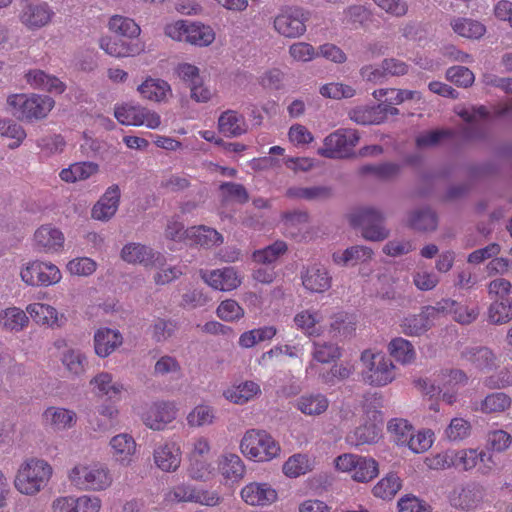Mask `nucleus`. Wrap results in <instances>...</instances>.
I'll return each instance as SVG.
<instances>
[{
    "instance_id": "f257e3e1",
    "label": "nucleus",
    "mask_w": 512,
    "mask_h": 512,
    "mask_svg": "<svg viewBox=\"0 0 512 512\" xmlns=\"http://www.w3.org/2000/svg\"><path fill=\"white\" fill-rule=\"evenodd\" d=\"M52 474L53 468L46 460L37 457L27 458L19 465L14 487L23 495H37L48 485Z\"/></svg>"
},
{
    "instance_id": "f03ea898",
    "label": "nucleus",
    "mask_w": 512,
    "mask_h": 512,
    "mask_svg": "<svg viewBox=\"0 0 512 512\" xmlns=\"http://www.w3.org/2000/svg\"><path fill=\"white\" fill-rule=\"evenodd\" d=\"M70 483L83 491H104L113 482L109 468L101 463L77 464L68 473Z\"/></svg>"
},
{
    "instance_id": "7ed1b4c3",
    "label": "nucleus",
    "mask_w": 512,
    "mask_h": 512,
    "mask_svg": "<svg viewBox=\"0 0 512 512\" xmlns=\"http://www.w3.org/2000/svg\"><path fill=\"white\" fill-rule=\"evenodd\" d=\"M363 370L362 379L365 383L380 387L391 383L395 379V366L390 358L381 352L365 350L361 354Z\"/></svg>"
},
{
    "instance_id": "20e7f679",
    "label": "nucleus",
    "mask_w": 512,
    "mask_h": 512,
    "mask_svg": "<svg viewBox=\"0 0 512 512\" xmlns=\"http://www.w3.org/2000/svg\"><path fill=\"white\" fill-rule=\"evenodd\" d=\"M54 100L48 96L25 94L11 95L7 99L10 113L19 120H39L45 118L54 107Z\"/></svg>"
},
{
    "instance_id": "39448f33",
    "label": "nucleus",
    "mask_w": 512,
    "mask_h": 512,
    "mask_svg": "<svg viewBox=\"0 0 512 512\" xmlns=\"http://www.w3.org/2000/svg\"><path fill=\"white\" fill-rule=\"evenodd\" d=\"M385 216L379 209L373 207L360 208L352 212L349 222L354 228H361L362 236L369 241H383L390 235L383 222Z\"/></svg>"
},
{
    "instance_id": "423d86ee",
    "label": "nucleus",
    "mask_w": 512,
    "mask_h": 512,
    "mask_svg": "<svg viewBox=\"0 0 512 512\" xmlns=\"http://www.w3.org/2000/svg\"><path fill=\"white\" fill-rule=\"evenodd\" d=\"M244 455L255 461H269L280 453L279 444L264 430H249L240 443Z\"/></svg>"
},
{
    "instance_id": "0eeeda50",
    "label": "nucleus",
    "mask_w": 512,
    "mask_h": 512,
    "mask_svg": "<svg viewBox=\"0 0 512 512\" xmlns=\"http://www.w3.org/2000/svg\"><path fill=\"white\" fill-rule=\"evenodd\" d=\"M360 137L354 129H338L324 139V145L318 153L329 159H344L353 155V148Z\"/></svg>"
},
{
    "instance_id": "6e6552de",
    "label": "nucleus",
    "mask_w": 512,
    "mask_h": 512,
    "mask_svg": "<svg viewBox=\"0 0 512 512\" xmlns=\"http://www.w3.org/2000/svg\"><path fill=\"white\" fill-rule=\"evenodd\" d=\"M114 116L122 125L146 126L149 129H156L161 124L159 114L145 107L124 104L114 110Z\"/></svg>"
},
{
    "instance_id": "1a4fd4ad",
    "label": "nucleus",
    "mask_w": 512,
    "mask_h": 512,
    "mask_svg": "<svg viewBox=\"0 0 512 512\" xmlns=\"http://www.w3.org/2000/svg\"><path fill=\"white\" fill-rule=\"evenodd\" d=\"M308 14L298 7L283 9L274 19V28L286 38H297L306 31Z\"/></svg>"
},
{
    "instance_id": "9d476101",
    "label": "nucleus",
    "mask_w": 512,
    "mask_h": 512,
    "mask_svg": "<svg viewBox=\"0 0 512 512\" xmlns=\"http://www.w3.org/2000/svg\"><path fill=\"white\" fill-rule=\"evenodd\" d=\"M22 280L31 286H50L61 279V273L52 263L34 261L21 271Z\"/></svg>"
},
{
    "instance_id": "9b49d317",
    "label": "nucleus",
    "mask_w": 512,
    "mask_h": 512,
    "mask_svg": "<svg viewBox=\"0 0 512 512\" xmlns=\"http://www.w3.org/2000/svg\"><path fill=\"white\" fill-rule=\"evenodd\" d=\"M54 16V11L46 2H29L20 13V21L28 29L35 30L48 25Z\"/></svg>"
},
{
    "instance_id": "f8f14e48",
    "label": "nucleus",
    "mask_w": 512,
    "mask_h": 512,
    "mask_svg": "<svg viewBox=\"0 0 512 512\" xmlns=\"http://www.w3.org/2000/svg\"><path fill=\"white\" fill-rule=\"evenodd\" d=\"M121 191L117 184H113L105 191L93 206L92 218L99 221L110 220L117 212L120 203Z\"/></svg>"
},
{
    "instance_id": "ddd939ff",
    "label": "nucleus",
    "mask_w": 512,
    "mask_h": 512,
    "mask_svg": "<svg viewBox=\"0 0 512 512\" xmlns=\"http://www.w3.org/2000/svg\"><path fill=\"white\" fill-rule=\"evenodd\" d=\"M201 278L210 287L220 291H231L241 284V279L233 267L201 272Z\"/></svg>"
},
{
    "instance_id": "4468645a",
    "label": "nucleus",
    "mask_w": 512,
    "mask_h": 512,
    "mask_svg": "<svg viewBox=\"0 0 512 512\" xmlns=\"http://www.w3.org/2000/svg\"><path fill=\"white\" fill-rule=\"evenodd\" d=\"M176 418L173 404L161 402L153 404L142 416L144 424L153 430H162Z\"/></svg>"
},
{
    "instance_id": "2eb2a0df",
    "label": "nucleus",
    "mask_w": 512,
    "mask_h": 512,
    "mask_svg": "<svg viewBox=\"0 0 512 512\" xmlns=\"http://www.w3.org/2000/svg\"><path fill=\"white\" fill-rule=\"evenodd\" d=\"M100 47L113 57H131L143 51V46L138 41H133L120 36L102 38Z\"/></svg>"
},
{
    "instance_id": "dca6fc26",
    "label": "nucleus",
    "mask_w": 512,
    "mask_h": 512,
    "mask_svg": "<svg viewBox=\"0 0 512 512\" xmlns=\"http://www.w3.org/2000/svg\"><path fill=\"white\" fill-rule=\"evenodd\" d=\"M483 499L482 488L474 483L461 488H456L450 495V503L453 507L462 510L476 509Z\"/></svg>"
},
{
    "instance_id": "f3484780",
    "label": "nucleus",
    "mask_w": 512,
    "mask_h": 512,
    "mask_svg": "<svg viewBox=\"0 0 512 512\" xmlns=\"http://www.w3.org/2000/svg\"><path fill=\"white\" fill-rule=\"evenodd\" d=\"M301 279L305 289L313 293H323L331 287V277L328 271L317 264L305 268L301 273Z\"/></svg>"
},
{
    "instance_id": "a211bd4d",
    "label": "nucleus",
    "mask_w": 512,
    "mask_h": 512,
    "mask_svg": "<svg viewBox=\"0 0 512 512\" xmlns=\"http://www.w3.org/2000/svg\"><path fill=\"white\" fill-rule=\"evenodd\" d=\"M109 445L112 450V456L116 462L123 466H128L132 463L137 445L130 434L121 433L112 437Z\"/></svg>"
},
{
    "instance_id": "6ab92c4d",
    "label": "nucleus",
    "mask_w": 512,
    "mask_h": 512,
    "mask_svg": "<svg viewBox=\"0 0 512 512\" xmlns=\"http://www.w3.org/2000/svg\"><path fill=\"white\" fill-rule=\"evenodd\" d=\"M242 499L249 505H267L277 499V492L267 483H250L241 490Z\"/></svg>"
},
{
    "instance_id": "aec40b11",
    "label": "nucleus",
    "mask_w": 512,
    "mask_h": 512,
    "mask_svg": "<svg viewBox=\"0 0 512 512\" xmlns=\"http://www.w3.org/2000/svg\"><path fill=\"white\" fill-rule=\"evenodd\" d=\"M154 462L165 472L176 471L181 464L180 448L175 443H165L154 450Z\"/></svg>"
},
{
    "instance_id": "412c9836",
    "label": "nucleus",
    "mask_w": 512,
    "mask_h": 512,
    "mask_svg": "<svg viewBox=\"0 0 512 512\" xmlns=\"http://www.w3.org/2000/svg\"><path fill=\"white\" fill-rule=\"evenodd\" d=\"M407 226L418 232H433L438 226V217L430 207L412 210L407 216Z\"/></svg>"
},
{
    "instance_id": "4be33fe9",
    "label": "nucleus",
    "mask_w": 512,
    "mask_h": 512,
    "mask_svg": "<svg viewBox=\"0 0 512 512\" xmlns=\"http://www.w3.org/2000/svg\"><path fill=\"white\" fill-rule=\"evenodd\" d=\"M461 358L479 370H491L496 366L497 357L485 346L467 347L461 352Z\"/></svg>"
},
{
    "instance_id": "5701e85b",
    "label": "nucleus",
    "mask_w": 512,
    "mask_h": 512,
    "mask_svg": "<svg viewBox=\"0 0 512 512\" xmlns=\"http://www.w3.org/2000/svg\"><path fill=\"white\" fill-rule=\"evenodd\" d=\"M381 423L365 422L347 435V442L354 446L374 444L381 437Z\"/></svg>"
},
{
    "instance_id": "b1692460",
    "label": "nucleus",
    "mask_w": 512,
    "mask_h": 512,
    "mask_svg": "<svg viewBox=\"0 0 512 512\" xmlns=\"http://www.w3.org/2000/svg\"><path fill=\"white\" fill-rule=\"evenodd\" d=\"M36 244L46 252H57L64 244L63 233L51 225H43L34 234Z\"/></svg>"
},
{
    "instance_id": "393cba45",
    "label": "nucleus",
    "mask_w": 512,
    "mask_h": 512,
    "mask_svg": "<svg viewBox=\"0 0 512 512\" xmlns=\"http://www.w3.org/2000/svg\"><path fill=\"white\" fill-rule=\"evenodd\" d=\"M121 344L122 336L118 331L104 328L95 333L94 348L99 357L109 356Z\"/></svg>"
},
{
    "instance_id": "a878e982",
    "label": "nucleus",
    "mask_w": 512,
    "mask_h": 512,
    "mask_svg": "<svg viewBox=\"0 0 512 512\" xmlns=\"http://www.w3.org/2000/svg\"><path fill=\"white\" fill-rule=\"evenodd\" d=\"M76 413L61 407H48L43 413V419L54 430H66L76 423Z\"/></svg>"
},
{
    "instance_id": "bb28decb",
    "label": "nucleus",
    "mask_w": 512,
    "mask_h": 512,
    "mask_svg": "<svg viewBox=\"0 0 512 512\" xmlns=\"http://www.w3.org/2000/svg\"><path fill=\"white\" fill-rule=\"evenodd\" d=\"M188 244L211 248L223 243V236L215 229L206 226H193L189 228Z\"/></svg>"
},
{
    "instance_id": "cd10ccee",
    "label": "nucleus",
    "mask_w": 512,
    "mask_h": 512,
    "mask_svg": "<svg viewBox=\"0 0 512 512\" xmlns=\"http://www.w3.org/2000/svg\"><path fill=\"white\" fill-rule=\"evenodd\" d=\"M138 91L144 98L155 102H166L171 96L170 85L162 79L147 78L138 86Z\"/></svg>"
},
{
    "instance_id": "c85d7f7f",
    "label": "nucleus",
    "mask_w": 512,
    "mask_h": 512,
    "mask_svg": "<svg viewBox=\"0 0 512 512\" xmlns=\"http://www.w3.org/2000/svg\"><path fill=\"white\" fill-rule=\"evenodd\" d=\"M373 251L367 246L356 245L342 252H334L332 259L340 266H355L359 262H365L372 257Z\"/></svg>"
},
{
    "instance_id": "c756f323",
    "label": "nucleus",
    "mask_w": 512,
    "mask_h": 512,
    "mask_svg": "<svg viewBox=\"0 0 512 512\" xmlns=\"http://www.w3.org/2000/svg\"><path fill=\"white\" fill-rule=\"evenodd\" d=\"M221 133L227 137H237L246 132L244 117L233 110H227L218 119Z\"/></svg>"
},
{
    "instance_id": "7c9ffc66",
    "label": "nucleus",
    "mask_w": 512,
    "mask_h": 512,
    "mask_svg": "<svg viewBox=\"0 0 512 512\" xmlns=\"http://www.w3.org/2000/svg\"><path fill=\"white\" fill-rule=\"evenodd\" d=\"M27 82L38 89L61 94L65 85L56 77L50 76L42 70H32L26 74Z\"/></svg>"
},
{
    "instance_id": "2f4dec72",
    "label": "nucleus",
    "mask_w": 512,
    "mask_h": 512,
    "mask_svg": "<svg viewBox=\"0 0 512 512\" xmlns=\"http://www.w3.org/2000/svg\"><path fill=\"white\" fill-rule=\"evenodd\" d=\"M432 326V320L423 309L418 314L408 315L401 323L402 332L408 336H420Z\"/></svg>"
},
{
    "instance_id": "473e14b6",
    "label": "nucleus",
    "mask_w": 512,
    "mask_h": 512,
    "mask_svg": "<svg viewBox=\"0 0 512 512\" xmlns=\"http://www.w3.org/2000/svg\"><path fill=\"white\" fill-rule=\"evenodd\" d=\"M454 468L468 471L475 468L479 463H484L485 459L491 462V457L485 452H477L474 449L454 450Z\"/></svg>"
},
{
    "instance_id": "72a5a7b5",
    "label": "nucleus",
    "mask_w": 512,
    "mask_h": 512,
    "mask_svg": "<svg viewBox=\"0 0 512 512\" xmlns=\"http://www.w3.org/2000/svg\"><path fill=\"white\" fill-rule=\"evenodd\" d=\"M512 405L511 397L504 392H492L488 394L477 409L484 414L502 413L510 409Z\"/></svg>"
},
{
    "instance_id": "f704fd0d",
    "label": "nucleus",
    "mask_w": 512,
    "mask_h": 512,
    "mask_svg": "<svg viewBox=\"0 0 512 512\" xmlns=\"http://www.w3.org/2000/svg\"><path fill=\"white\" fill-rule=\"evenodd\" d=\"M121 257L128 263L150 265L153 262L154 253L145 245L130 243L123 247Z\"/></svg>"
},
{
    "instance_id": "c9c22d12",
    "label": "nucleus",
    "mask_w": 512,
    "mask_h": 512,
    "mask_svg": "<svg viewBox=\"0 0 512 512\" xmlns=\"http://www.w3.org/2000/svg\"><path fill=\"white\" fill-rule=\"evenodd\" d=\"M90 384L97 389L98 394L105 395L110 399L118 397L123 388L119 382L113 381L112 375L107 372H102L93 377Z\"/></svg>"
},
{
    "instance_id": "e433bc0d",
    "label": "nucleus",
    "mask_w": 512,
    "mask_h": 512,
    "mask_svg": "<svg viewBox=\"0 0 512 512\" xmlns=\"http://www.w3.org/2000/svg\"><path fill=\"white\" fill-rule=\"evenodd\" d=\"M288 251L287 243L277 240L263 249L254 251L252 258L255 262L263 265L275 263L282 255Z\"/></svg>"
},
{
    "instance_id": "4c0bfd02",
    "label": "nucleus",
    "mask_w": 512,
    "mask_h": 512,
    "mask_svg": "<svg viewBox=\"0 0 512 512\" xmlns=\"http://www.w3.org/2000/svg\"><path fill=\"white\" fill-rule=\"evenodd\" d=\"M26 310L37 324L59 326L57 310L50 305L32 303L27 306Z\"/></svg>"
},
{
    "instance_id": "58836bf2",
    "label": "nucleus",
    "mask_w": 512,
    "mask_h": 512,
    "mask_svg": "<svg viewBox=\"0 0 512 512\" xmlns=\"http://www.w3.org/2000/svg\"><path fill=\"white\" fill-rule=\"evenodd\" d=\"M109 29L117 36L131 39L140 34V27L131 18L114 15L110 18Z\"/></svg>"
},
{
    "instance_id": "ea45409f",
    "label": "nucleus",
    "mask_w": 512,
    "mask_h": 512,
    "mask_svg": "<svg viewBox=\"0 0 512 512\" xmlns=\"http://www.w3.org/2000/svg\"><path fill=\"white\" fill-rule=\"evenodd\" d=\"M215 39L212 28L201 23H188L186 42L200 47L210 45Z\"/></svg>"
},
{
    "instance_id": "a19ab883",
    "label": "nucleus",
    "mask_w": 512,
    "mask_h": 512,
    "mask_svg": "<svg viewBox=\"0 0 512 512\" xmlns=\"http://www.w3.org/2000/svg\"><path fill=\"white\" fill-rule=\"evenodd\" d=\"M260 386L253 381H245L225 392L228 400L236 404H244L260 393Z\"/></svg>"
},
{
    "instance_id": "79ce46f5",
    "label": "nucleus",
    "mask_w": 512,
    "mask_h": 512,
    "mask_svg": "<svg viewBox=\"0 0 512 512\" xmlns=\"http://www.w3.org/2000/svg\"><path fill=\"white\" fill-rule=\"evenodd\" d=\"M451 26L455 33L458 35L471 38L479 39L486 31L485 26L480 22L467 18H457L451 22Z\"/></svg>"
},
{
    "instance_id": "37998d69",
    "label": "nucleus",
    "mask_w": 512,
    "mask_h": 512,
    "mask_svg": "<svg viewBox=\"0 0 512 512\" xmlns=\"http://www.w3.org/2000/svg\"><path fill=\"white\" fill-rule=\"evenodd\" d=\"M349 117L352 121L360 125L380 124L383 122V114L378 105L352 109L349 112Z\"/></svg>"
},
{
    "instance_id": "c03bdc74",
    "label": "nucleus",
    "mask_w": 512,
    "mask_h": 512,
    "mask_svg": "<svg viewBox=\"0 0 512 512\" xmlns=\"http://www.w3.org/2000/svg\"><path fill=\"white\" fill-rule=\"evenodd\" d=\"M488 320L494 325H503L512 320V299L494 300L488 308Z\"/></svg>"
},
{
    "instance_id": "a18cd8bd",
    "label": "nucleus",
    "mask_w": 512,
    "mask_h": 512,
    "mask_svg": "<svg viewBox=\"0 0 512 512\" xmlns=\"http://www.w3.org/2000/svg\"><path fill=\"white\" fill-rule=\"evenodd\" d=\"M297 408L306 415H319L328 408V400L324 395L301 396L297 401Z\"/></svg>"
},
{
    "instance_id": "49530a36",
    "label": "nucleus",
    "mask_w": 512,
    "mask_h": 512,
    "mask_svg": "<svg viewBox=\"0 0 512 512\" xmlns=\"http://www.w3.org/2000/svg\"><path fill=\"white\" fill-rule=\"evenodd\" d=\"M216 419L215 409L209 405H197L188 415L187 423L190 427H203L212 425Z\"/></svg>"
},
{
    "instance_id": "de8ad7c7",
    "label": "nucleus",
    "mask_w": 512,
    "mask_h": 512,
    "mask_svg": "<svg viewBox=\"0 0 512 512\" xmlns=\"http://www.w3.org/2000/svg\"><path fill=\"white\" fill-rule=\"evenodd\" d=\"M400 172V165L391 162H385L377 165L367 164L360 168L362 175L371 174L380 180H390L396 177Z\"/></svg>"
},
{
    "instance_id": "09e8293b",
    "label": "nucleus",
    "mask_w": 512,
    "mask_h": 512,
    "mask_svg": "<svg viewBox=\"0 0 512 512\" xmlns=\"http://www.w3.org/2000/svg\"><path fill=\"white\" fill-rule=\"evenodd\" d=\"M61 362L67 371L75 376L82 375L86 370L87 359L79 350H66L62 355Z\"/></svg>"
},
{
    "instance_id": "8fccbe9b",
    "label": "nucleus",
    "mask_w": 512,
    "mask_h": 512,
    "mask_svg": "<svg viewBox=\"0 0 512 512\" xmlns=\"http://www.w3.org/2000/svg\"><path fill=\"white\" fill-rule=\"evenodd\" d=\"M401 488L400 478L393 473L381 479L373 488V494L381 499H391Z\"/></svg>"
},
{
    "instance_id": "3c124183",
    "label": "nucleus",
    "mask_w": 512,
    "mask_h": 512,
    "mask_svg": "<svg viewBox=\"0 0 512 512\" xmlns=\"http://www.w3.org/2000/svg\"><path fill=\"white\" fill-rule=\"evenodd\" d=\"M378 474V464L373 458L360 456L352 478L357 482L371 481Z\"/></svg>"
},
{
    "instance_id": "603ef678",
    "label": "nucleus",
    "mask_w": 512,
    "mask_h": 512,
    "mask_svg": "<svg viewBox=\"0 0 512 512\" xmlns=\"http://www.w3.org/2000/svg\"><path fill=\"white\" fill-rule=\"evenodd\" d=\"M389 350L391 356L403 364L410 363L415 358L412 344L403 338L393 339L389 344Z\"/></svg>"
},
{
    "instance_id": "864d4df0",
    "label": "nucleus",
    "mask_w": 512,
    "mask_h": 512,
    "mask_svg": "<svg viewBox=\"0 0 512 512\" xmlns=\"http://www.w3.org/2000/svg\"><path fill=\"white\" fill-rule=\"evenodd\" d=\"M222 475L226 479L237 481L244 476L245 467L239 456L235 454H229L224 457L221 464Z\"/></svg>"
},
{
    "instance_id": "5fc2aeb1",
    "label": "nucleus",
    "mask_w": 512,
    "mask_h": 512,
    "mask_svg": "<svg viewBox=\"0 0 512 512\" xmlns=\"http://www.w3.org/2000/svg\"><path fill=\"white\" fill-rule=\"evenodd\" d=\"M331 331L335 333V337H350L356 329L355 319L347 313H338L333 317L330 324Z\"/></svg>"
},
{
    "instance_id": "6e6d98bb",
    "label": "nucleus",
    "mask_w": 512,
    "mask_h": 512,
    "mask_svg": "<svg viewBox=\"0 0 512 512\" xmlns=\"http://www.w3.org/2000/svg\"><path fill=\"white\" fill-rule=\"evenodd\" d=\"M388 431L394 436L397 445L406 446L413 434V428L407 420L392 419L388 423Z\"/></svg>"
},
{
    "instance_id": "4d7b16f0",
    "label": "nucleus",
    "mask_w": 512,
    "mask_h": 512,
    "mask_svg": "<svg viewBox=\"0 0 512 512\" xmlns=\"http://www.w3.org/2000/svg\"><path fill=\"white\" fill-rule=\"evenodd\" d=\"M311 471L308 457L303 454L291 456L283 465V472L289 477H298Z\"/></svg>"
},
{
    "instance_id": "13d9d810",
    "label": "nucleus",
    "mask_w": 512,
    "mask_h": 512,
    "mask_svg": "<svg viewBox=\"0 0 512 512\" xmlns=\"http://www.w3.org/2000/svg\"><path fill=\"white\" fill-rule=\"evenodd\" d=\"M0 135L14 140L9 144L10 149H15L20 146L26 137L23 127L13 120H0Z\"/></svg>"
},
{
    "instance_id": "bf43d9fd",
    "label": "nucleus",
    "mask_w": 512,
    "mask_h": 512,
    "mask_svg": "<svg viewBox=\"0 0 512 512\" xmlns=\"http://www.w3.org/2000/svg\"><path fill=\"white\" fill-rule=\"evenodd\" d=\"M342 356L341 349L332 343L315 342L313 358L320 363H330Z\"/></svg>"
},
{
    "instance_id": "052dcab7",
    "label": "nucleus",
    "mask_w": 512,
    "mask_h": 512,
    "mask_svg": "<svg viewBox=\"0 0 512 512\" xmlns=\"http://www.w3.org/2000/svg\"><path fill=\"white\" fill-rule=\"evenodd\" d=\"M176 323L171 319L156 318L151 325L152 338L160 343L165 342L174 334Z\"/></svg>"
},
{
    "instance_id": "680f3d73",
    "label": "nucleus",
    "mask_w": 512,
    "mask_h": 512,
    "mask_svg": "<svg viewBox=\"0 0 512 512\" xmlns=\"http://www.w3.org/2000/svg\"><path fill=\"white\" fill-rule=\"evenodd\" d=\"M3 326L10 330H21L28 322L26 313L16 307L8 308L0 317Z\"/></svg>"
},
{
    "instance_id": "e2e57ef3",
    "label": "nucleus",
    "mask_w": 512,
    "mask_h": 512,
    "mask_svg": "<svg viewBox=\"0 0 512 512\" xmlns=\"http://www.w3.org/2000/svg\"><path fill=\"white\" fill-rule=\"evenodd\" d=\"M353 366L348 363L333 365L328 371L323 372L320 377L322 381L329 385L348 379L353 373Z\"/></svg>"
},
{
    "instance_id": "0e129e2a",
    "label": "nucleus",
    "mask_w": 512,
    "mask_h": 512,
    "mask_svg": "<svg viewBox=\"0 0 512 512\" xmlns=\"http://www.w3.org/2000/svg\"><path fill=\"white\" fill-rule=\"evenodd\" d=\"M470 432L471 424L463 418H453L445 431L447 438L453 442L467 438Z\"/></svg>"
},
{
    "instance_id": "69168bd1",
    "label": "nucleus",
    "mask_w": 512,
    "mask_h": 512,
    "mask_svg": "<svg viewBox=\"0 0 512 512\" xmlns=\"http://www.w3.org/2000/svg\"><path fill=\"white\" fill-rule=\"evenodd\" d=\"M355 89L343 83H328L320 88V94L326 98L340 100L351 98L355 95Z\"/></svg>"
},
{
    "instance_id": "338daca9",
    "label": "nucleus",
    "mask_w": 512,
    "mask_h": 512,
    "mask_svg": "<svg viewBox=\"0 0 512 512\" xmlns=\"http://www.w3.org/2000/svg\"><path fill=\"white\" fill-rule=\"evenodd\" d=\"M446 78L460 87H469L474 82V74L467 67L453 66L446 72Z\"/></svg>"
},
{
    "instance_id": "774afa93",
    "label": "nucleus",
    "mask_w": 512,
    "mask_h": 512,
    "mask_svg": "<svg viewBox=\"0 0 512 512\" xmlns=\"http://www.w3.org/2000/svg\"><path fill=\"white\" fill-rule=\"evenodd\" d=\"M192 490V503L213 507L219 505L222 501V498L216 490H208L193 485Z\"/></svg>"
}]
</instances>
